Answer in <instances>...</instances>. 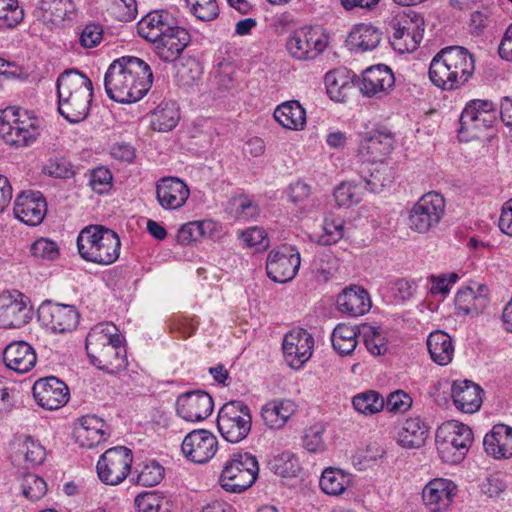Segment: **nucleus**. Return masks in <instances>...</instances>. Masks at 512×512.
I'll list each match as a JSON object with an SVG mask.
<instances>
[{"label":"nucleus","mask_w":512,"mask_h":512,"mask_svg":"<svg viewBox=\"0 0 512 512\" xmlns=\"http://www.w3.org/2000/svg\"><path fill=\"white\" fill-rule=\"evenodd\" d=\"M153 73L144 60L123 56L114 60L104 76L107 96L118 103L131 104L141 100L150 90Z\"/></svg>","instance_id":"obj_1"},{"label":"nucleus","mask_w":512,"mask_h":512,"mask_svg":"<svg viewBox=\"0 0 512 512\" xmlns=\"http://www.w3.org/2000/svg\"><path fill=\"white\" fill-rule=\"evenodd\" d=\"M475 70L472 53L462 46H447L432 58L428 76L443 91H455L468 83Z\"/></svg>","instance_id":"obj_2"},{"label":"nucleus","mask_w":512,"mask_h":512,"mask_svg":"<svg viewBox=\"0 0 512 512\" xmlns=\"http://www.w3.org/2000/svg\"><path fill=\"white\" fill-rule=\"evenodd\" d=\"M118 328L109 322L95 325L86 337L88 358L95 367L109 374H117L127 368V352Z\"/></svg>","instance_id":"obj_3"},{"label":"nucleus","mask_w":512,"mask_h":512,"mask_svg":"<svg viewBox=\"0 0 512 512\" xmlns=\"http://www.w3.org/2000/svg\"><path fill=\"white\" fill-rule=\"evenodd\" d=\"M56 87L59 114L70 123L85 120L93 97L92 81L77 70H67L59 75Z\"/></svg>","instance_id":"obj_4"},{"label":"nucleus","mask_w":512,"mask_h":512,"mask_svg":"<svg viewBox=\"0 0 512 512\" xmlns=\"http://www.w3.org/2000/svg\"><path fill=\"white\" fill-rule=\"evenodd\" d=\"M76 243L80 257L94 264H113L120 255L119 236L113 230L102 225L84 227L79 232Z\"/></svg>","instance_id":"obj_5"},{"label":"nucleus","mask_w":512,"mask_h":512,"mask_svg":"<svg viewBox=\"0 0 512 512\" xmlns=\"http://www.w3.org/2000/svg\"><path fill=\"white\" fill-rule=\"evenodd\" d=\"M258 474L257 458L249 452L237 451L225 461L219 484L225 491L239 494L255 483Z\"/></svg>","instance_id":"obj_6"},{"label":"nucleus","mask_w":512,"mask_h":512,"mask_svg":"<svg viewBox=\"0 0 512 512\" xmlns=\"http://www.w3.org/2000/svg\"><path fill=\"white\" fill-rule=\"evenodd\" d=\"M39 136L38 119L18 107L0 112V137L10 146L26 147Z\"/></svg>","instance_id":"obj_7"},{"label":"nucleus","mask_w":512,"mask_h":512,"mask_svg":"<svg viewBox=\"0 0 512 512\" xmlns=\"http://www.w3.org/2000/svg\"><path fill=\"white\" fill-rule=\"evenodd\" d=\"M435 442L443 462L458 464L464 459L473 443V432L468 425L450 420L438 427Z\"/></svg>","instance_id":"obj_8"},{"label":"nucleus","mask_w":512,"mask_h":512,"mask_svg":"<svg viewBox=\"0 0 512 512\" xmlns=\"http://www.w3.org/2000/svg\"><path fill=\"white\" fill-rule=\"evenodd\" d=\"M498 111L490 100L472 99L466 103L460 115L458 137L468 142L479 138L481 134L492 128L497 122Z\"/></svg>","instance_id":"obj_9"},{"label":"nucleus","mask_w":512,"mask_h":512,"mask_svg":"<svg viewBox=\"0 0 512 512\" xmlns=\"http://www.w3.org/2000/svg\"><path fill=\"white\" fill-rule=\"evenodd\" d=\"M391 29L390 43L399 53L415 51L424 33V19L421 14L408 9L398 12L389 23Z\"/></svg>","instance_id":"obj_10"},{"label":"nucleus","mask_w":512,"mask_h":512,"mask_svg":"<svg viewBox=\"0 0 512 512\" xmlns=\"http://www.w3.org/2000/svg\"><path fill=\"white\" fill-rule=\"evenodd\" d=\"M251 427V409L245 402L232 400L220 408L217 416V428L226 441L241 442L248 436Z\"/></svg>","instance_id":"obj_11"},{"label":"nucleus","mask_w":512,"mask_h":512,"mask_svg":"<svg viewBox=\"0 0 512 512\" xmlns=\"http://www.w3.org/2000/svg\"><path fill=\"white\" fill-rule=\"evenodd\" d=\"M445 208V199L440 193L431 191L424 194L409 211V228L419 234L428 233L439 225Z\"/></svg>","instance_id":"obj_12"},{"label":"nucleus","mask_w":512,"mask_h":512,"mask_svg":"<svg viewBox=\"0 0 512 512\" xmlns=\"http://www.w3.org/2000/svg\"><path fill=\"white\" fill-rule=\"evenodd\" d=\"M132 463L133 453L129 448L125 446L109 448L97 461V476L105 485H119L130 474Z\"/></svg>","instance_id":"obj_13"},{"label":"nucleus","mask_w":512,"mask_h":512,"mask_svg":"<svg viewBox=\"0 0 512 512\" xmlns=\"http://www.w3.org/2000/svg\"><path fill=\"white\" fill-rule=\"evenodd\" d=\"M329 36L321 27L304 26L294 30L286 41L289 54L298 60L316 58L325 51Z\"/></svg>","instance_id":"obj_14"},{"label":"nucleus","mask_w":512,"mask_h":512,"mask_svg":"<svg viewBox=\"0 0 512 512\" xmlns=\"http://www.w3.org/2000/svg\"><path fill=\"white\" fill-rule=\"evenodd\" d=\"M38 320L53 333L64 334L73 331L80 319V314L73 305L43 302L37 311Z\"/></svg>","instance_id":"obj_15"},{"label":"nucleus","mask_w":512,"mask_h":512,"mask_svg":"<svg viewBox=\"0 0 512 512\" xmlns=\"http://www.w3.org/2000/svg\"><path fill=\"white\" fill-rule=\"evenodd\" d=\"M300 264V253L295 247L272 249L266 260L267 276L276 283H287L295 278Z\"/></svg>","instance_id":"obj_16"},{"label":"nucleus","mask_w":512,"mask_h":512,"mask_svg":"<svg viewBox=\"0 0 512 512\" xmlns=\"http://www.w3.org/2000/svg\"><path fill=\"white\" fill-rule=\"evenodd\" d=\"M282 348L287 364L300 369L312 356L314 338L307 330L296 328L284 336Z\"/></svg>","instance_id":"obj_17"},{"label":"nucleus","mask_w":512,"mask_h":512,"mask_svg":"<svg viewBox=\"0 0 512 512\" xmlns=\"http://www.w3.org/2000/svg\"><path fill=\"white\" fill-rule=\"evenodd\" d=\"M31 319L26 297L18 291L0 294V328H20Z\"/></svg>","instance_id":"obj_18"},{"label":"nucleus","mask_w":512,"mask_h":512,"mask_svg":"<svg viewBox=\"0 0 512 512\" xmlns=\"http://www.w3.org/2000/svg\"><path fill=\"white\" fill-rule=\"evenodd\" d=\"M218 441L213 433L205 429L193 430L182 441L181 450L186 459L203 464L214 457Z\"/></svg>","instance_id":"obj_19"},{"label":"nucleus","mask_w":512,"mask_h":512,"mask_svg":"<svg viewBox=\"0 0 512 512\" xmlns=\"http://www.w3.org/2000/svg\"><path fill=\"white\" fill-rule=\"evenodd\" d=\"M214 408L213 398L203 390L185 392L177 397V414L188 422H199L209 417Z\"/></svg>","instance_id":"obj_20"},{"label":"nucleus","mask_w":512,"mask_h":512,"mask_svg":"<svg viewBox=\"0 0 512 512\" xmlns=\"http://www.w3.org/2000/svg\"><path fill=\"white\" fill-rule=\"evenodd\" d=\"M78 8L74 0H39L34 16L48 27H61L74 21Z\"/></svg>","instance_id":"obj_21"},{"label":"nucleus","mask_w":512,"mask_h":512,"mask_svg":"<svg viewBox=\"0 0 512 512\" xmlns=\"http://www.w3.org/2000/svg\"><path fill=\"white\" fill-rule=\"evenodd\" d=\"M32 393L37 404L47 410L63 407L70 397L68 386L54 376L38 379L32 387Z\"/></svg>","instance_id":"obj_22"},{"label":"nucleus","mask_w":512,"mask_h":512,"mask_svg":"<svg viewBox=\"0 0 512 512\" xmlns=\"http://www.w3.org/2000/svg\"><path fill=\"white\" fill-rule=\"evenodd\" d=\"M394 134L385 127L366 132L359 143V154L369 162H382L394 146Z\"/></svg>","instance_id":"obj_23"},{"label":"nucleus","mask_w":512,"mask_h":512,"mask_svg":"<svg viewBox=\"0 0 512 512\" xmlns=\"http://www.w3.org/2000/svg\"><path fill=\"white\" fill-rule=\"evenodd\" d=\"M13 212L22 223L38 226L47 214L46 199L39 191L22 192L15 199Z\"/></svg>","instance_id":"obj_24"},{"label":"nucleus","mask_w":512,"mask_h":512,"mask_svg":"<svg viewBox=\"0 0 512 512\" xmlns=\"http://www.w3.org/2000/svg\"><path fill=\"white\" fill-rule=\"evenodd\" d=\"M394 85V74L384 64L371 66L364 70L359 81V89L367 97L381 98L387 95Z\"/></svg>","instance_id":"obj_25"},{"label":"nucleus","mask_w":512,"mask_h":512,"mask_svg":"<svg viewBox=\"0 0 512 512\" xmlns=\"http://www.w3.org/2000/svg\"><path fill=\"white\" fill-rule=\"evenodd\" d=\"M456 493L457 486L453 481L435 478L425 485L422 498L430 512H447Z\"/></svg>","instance_id":"obj_26"},{"label":"nucleus","mask_w":512,"mask_h":512,"mask_svg":"<svg viewBox=\"0 0 512 512\" xmlns=\"http://www.w3.org/2000/svg\"><path fill=\"white\" fill-rule=\"evenodd\" d=\"M190 196L188 185L180 178L167 176L156 182V199L165 210H177Z\"/></svg>","instance_id":"obj_27"},{"label":"nucleus","mask_w":512,"mask_h":512,"mask_svg":"<svg viewBox=\"0 0 512 512\" xmlns=\"http://www.w3.org/2000/svg\"><path fill=\"white\" fill-rule=\"evenodd\" d=\"M489 289L484 284L460 288L455 295V310L458 316L476 317L489 305Z\"/></svg>","instance_id":"obj_28"},{"label":"nucleus","mask_w":512,"mask_h":512,"mask_svg":"<svg viewBox=\"0 0 512 512\" xmlns=\"http://www.w3.org/2000/svg\"><path fill=\"white\" fill-rule=\"evenodd\" d=\"M190 42L189 32L178 22L153 43L155 54L164 62H173L180 57Z\"/></svg>","instance_id":"obj_29"},{"label":"nucleus","mask_w":512,"mask_h":512,"mask_svg":"<svg viewBox=\"0 0 512 512\" xmlns=\"http://www.w3.org/2000/svg\"><path fill=\"white\" fill-rule=\"evenodd\" d=\"M483 389L471 380L454 381L451 387V397L455 407L467 414L477 412L482 405Z\"/></svg>","instance_id":"obj_30"},{"label":"nucleus","mask_w":512,"mask_h":512,"mask_svg":"<svg viewBox=\"0 0 512 512\" xmlns=\"http://www.w3.org/2000/svg\"><path fill=\"white\" fill-rule=\"evenodd\" d=\"M76 442L84 448H93L109 437L107 424L96 415H86L79 419L75 431Z\"/></svg>","instance_id":"obj_31"},{"label":"nucleus","mask_w":512,"mask_h":512,"mask_svg":"<svg viewBox=\"0 0 512 512\" xmlns=\"http://www.w3.org/2000/svg\"><path fill=\"white\" fill-rule=\"evenodd\" d=\"M430 433L429 424L421 417L405 419L400 425L396 441L405 449H417L425 445Z\"/></svg>","instance_id":"obj_32"},{"label":"nucleus","mask_w":512,"mask_h":512,"mask_svg":"<svg viewBox=\"0 0 512 512\" xmlns=\"http://www.w3.org/2000/svg\"><path fill=\"white\" fill-rule=\"evenodd\" d=\"M3 361L7 368L19 374L29 372L37 361L34 348L25 341H14L3 351Z\"/></svg>","instance_id":"obj_33"},{"label":"nucleus","mask_w":512,"mask_h":512,"mask_svg":"<svg viewBox=\"0 0 512 512\" xmlns=\"http://www.w3.org/2000/svg\"><path fill=\"white\" fill-rule=\"evenodd\" d=\"M177 23V20L166 10H156L146 14L137 23L139 36L152 44L162 37Z\"/></svg>","instance_id":"obj_34"},{"label":"nucleus","mask_w":512,"mask_h":512,"mask_svg":"<svg viewBox=\"0 0 512 512\" xmlns=\"http://www.w3.org/2000/svg\"><path fill=\"white\" fill-rule=\"evenodd\" d=\"M485 452L495 459L512 457V427L496 424L483 440Z\"/></svg>","instance_id":"obj_35"},{"label":"nucleus","mask_w":512,"mask_h":512,"mask_svg":"<svg viewBox=\"0 0 512 512\" xmlns=\"http://www.w3.org/2000/svg\"><path fill=\"white\" fill-rule=\"evenodd\" d=\"M337 306L340 312L351 317L364 315L371 308L368 292L360 286L344 289L337 297Z\"/></svg>","instance_id":"obj_36"},{"label":"nucleus","mask_w":512,"mask_h":512,"mask_svg":"<svg viewBox=\"0 0 512 512\" xmlns=\"http://www.w3.org/2000/svg\"><path fill=\"white\" fill-rule=\"evenodd\" d=\"M297 405L290 399H274L261 408L264 424L270 429L283 428L296 413Z\"/></svg>","instance_id":"obj_37"},{"label":"nucleus","mask_w":512,"mask_h":512,"mask_svg":"<svg viewBox=\"0 0 512 512\" xmlns=\"http://www.w3.org/2000/svg\"><path fill=\"white\" fill-rule=\"evenodd\" d=\"M273 116L286 129L299 131L306 126V111L297 100L281 103L276 107Z\"/></svg>","instance_id":"obj_38"},{"label":"nucleus","mask_w":512,"mask_h":512,"mask_svg":"<svg viewBox=\"0 0 512 512\" xmlns=\"http://www.w3.org/2000/svg\"><path fill=\"white\" fill-rule=\"evenodd\" d=\"M427 348L432 361L440 366L449 364L453 359V340L448 333L442 330H436L429 334Z\"/></svg>","instance_id":"obj_39"},{"label":"nucleus","mask_w":512,"mask_h":512,"mask_svg":"<svg viewBox=\"0 0 512 512\" xmlns=\"http://www.w3.org/2000/svg\"><path fill=\"white\" fill-rule=\"evenodd\" d=\"M361 331L357 326L344 323L338 324L332 334L331 342L334 350L341 356L351 355L358 345V335Z\"/></svg>","instance_id":"obj_40"},{"label":"nucleus","mask_w":512,"mask_h":512,"mask_svg":"<svg viewBox=\"0 0 512 512\" xmlns=\"http://www.w3.org/2000/svg\"><path fill=\"white\" fill-rule=\"evenodd\" d=\"M180 119L179 110L174 102H161L151 113L150 124L153 130L168 132L175 128Z\"/></svg>","instance_id":"obj_41"},{"label":"nucleus","mask_w":512,"mask_h":512,"mask_svg":"<svg viewBox=\"0 0 512 512\" xmlns=\"http://www.w3.org/2000/svg\"><path fill=\"white\" fill-rule=\"evenodd\" d=\"M381 31L367 24H358L349 33L348 42L353 47L365 52L375 49L381 41Z\"/></svg>","instance_id":"obj_42"},{"label":"nucleus","mask_w":512,"mask_h":512,"mask_svg":"<svg viewBox=\"0 0 512 512\" xmlns=\"http://www.w3.org/2000/svg\"><path fill=\"white\" fill-rule=\"evenodd\" d=\"M350 484V474L334 467L324 469L319 480L321 490L331 496L341 495Z\"/></svg>","instance_id":"obj_43"},{"label":"nucleus","mask_w":512,"mask_h":512,"mask_svg":"<svg viewBox=\"0 0 512 512\" xmlns=\"http://www.w3.org/2000/svg\"><path fill=\"white\" fill-rule=\"evenodd\" d=\"M24 17V8L18 0H0V31L15 29Z\"/></svg>","instance_id":"obj_44"},{"label":"nucleus","mask_w":512,"mask_h":512,"mask_svg":"<svg viewBox=\"0 0 512 512\" xmlns=\"http://www.w3.org/2000/svg\"><path fill=\"white\" fill-rule=\"evenodd\" d=\"M227 212L235 220L248 221L259 215V207L249 197L240 195L229 201Z\"/></svg>","instance_id":"obj_45"},{"label":"nucleus","mask_w":512,"mask_h":512,"mask_svg":"<svg viewBox=\"0 0 512 512\" xmlns=\"http://www.w3.org/2000/svg\"><path fill=\"white\" fill-rule=\"evenodd\" d=\"M352 404L355 410L359 413L364 415H373L384 408L385 400L377 391L369 390L354 396Z\"/></svg>","instance_id":"obj_46"},{"label":"nucleus","mask_w":512,"mask_h":512,"mask_svg":"<svg viewBox=\"0 0 512 512\" xmlns=\"http://www.w3.org/2000/svg\"><path fill=\"white\" fill-rule=\"evenodd\" d=\"M164 475V467L156 460H150L140 465L134 481L137 485L152 487L158 485Z\"/></svg>","instance_id":"obj_47"},{"label":"nucleus","mask_w":512,"mask_h":512,"mask_svg":"<svg viewBox=\"0 0 512 512\" xmlns=\"http://www.w3.org/2000/svg\"><path fill=\"white\" fill-rule=\"evenodd\" d=\"M363 184L342 182L334 190V198L337 206L350 207L358 204L362 200Z\"/></svg>","instance_id":"obj_48"},{"label":"nucleus","mask_w":512,"mask_h":512,"mask_svg":"<svg viewBox=\"0 0 512 512\" xmlns=\"http://www.w3.org/2000/svg\"><path fill=\"white\" fill-rule=\"evenodd\" d=\"M361 334L367 350L374 356H380L387 352V338L380 327L363 325Z\"/></svg>","instance_id":"obj_49"},{"label":"nucleus","mask_w":512,"mask_h":512,"mask_svg":"<svg viewBox=\"0 0 512 512\" xmlns=\"http://www.w3.org/2000/svg\"><path fill=\"white\" fill-rule=\"evenodd\" d=\"M138 512H169V501L161 493L149 491L139 494L135 498Z\"/></svg>","instance_id":"obj_50"},{"label":"nucleus","mask_w":512,"mask_h":512,"mask_svg":"<svg viewBox=\"0 0 512 512\" xmlns=\"http://www.w3.org/2000/svg\"><path fill=\"white\" fill-rule=\"evenodd\" d=\"M338 271V259L332 253H322L315 257L312 272L318 282H327Z\"/></svg>","instance_id":"obj_51"},{"label":"nucleus","mask_w":512,"mask_h":512,"mask_svg":"<svg viewBox=\"0 0 512 512\" xmlns=\"http://www.w3.org/2000/svg\"><path fill=\"white\" fill-rule=\"evenodd\" d=\"M47 490V483L42 477L33 473H27L23 476L21 491L26 499L32 502L38 501L46 495Z\"/></svg>","instance_id":"obj_52"},{"label":"nucleus","mask_w":512,"mask_h":512,"mask_svg":"<svg viewBox=\"0 0 512 512\" xmlns=\"http://www.w3.org/2000/svg\"><path fill=\"white\" fill-rule=\"evenodd\" d=\"M325 84L329 97L336 102H345L353 85L343 76L337 77L335 73L325 75Z\"/></svg>","instance_id":"obj_53"},{"label":"nucleus","mask_w":512,"mask_h":512,"mask_svg":"<svg viewBox=\"0 0 512 512\" xmlns=\"http://www.w3.org/2000/svg\"><path fill=\"white\" fill-rule=\"evenodd\" d=\"M344 236V221L341 218L326 217L323 221L322 232L318 237L321 245H332Z\"/></svg>","instance_id":"obj_54"},{"label":"nucleus","mask_w":512,"mask_h":512,"mask_svg":"<svg viewBox=\"0 0 512 512\" xmlns=\"http://www.w3.org/2000/svg\"><path fill=\"white\" fill-rule=\"evenodd\" d=\"M42 172L53 178L67 179L74 175L71 162L64 156H53L47 159Z\"/></svg>","instance_id":"obj_55"},{"label":"nucleus","mask_w":512,"mask_h":512,"mask_svg":"<svg viewBox=\"0 0 512 512\" xmlns=\"http://www.w3.org/2000/svg\"><path fill=\"white\" fill-rule=\"evenodd\" d=\"M168 325L170 333L175 337L187 339L196 333L199 320L196 316L177 315L170 319Z\"/></svg>","instance_id":"obj_56"},{"label":"nucleus","mask_w":512,"mask_h":512,"mask_svg":"<svg viewBox=\"0 0 512 512\" xmlns=\"http://www.w3.org/2000/svg\"><path fill=\"white\" fill-rule=\"evenodd\" d=\"M495 7L482 6L470 15V29L473 34L480 35L493 22H496Z\"/></svg>","instance_id":"obj_57"},{"label":"nucleus","mask_w":512,"mask_h":512,"mask_svg":"<svg viewBox=\"0 0 512 512\" xmlns=\"http://www.w3.org/2000/svg\"><path fill=\"white\" fill-rule=\"evenodd\" d=\"M19 452L24 456L27 463L32 466L40 465L46 457L45 447L31 436H27L20 445Z\"/></svg>","instance_id":"obj_58"},{"label":"nucleus","mask_w":512,"mask_h":512,"mask_svg":"<svg viewBox=\"0 0 512 512\" xmlns=\"http://www.w3.org/2000/svg\"><path fill=\"white\" fill-rule=\"evenodd\" d=\"M191 13L201 21H211L218 17L219 7L216 0H185Z\"/></svg>","instance_id":"obj_59"},{"label":"nucleus","mask_w":512,"mask_h":512,"mask_svg":"<svg viewBox=\"0 0 512 512\" xmlns=\"http://www.w3.org/2000/svg\"><path fill=\"white\" fill-rule=\"evenodd\" d=\"M236 67L232 62L224 61L219 63L215 73V84L220 91H231L235 88Z\"/></svg>","instance_id":"obj_60"},{"label":"nucleus","mask_w":512,"mask_h":512,"mask_svg":"<svg viewBox=\"0 0 512 512\" xmlns=\"http://www.w3.org/2000/svg\"><path fill=\"white\" fill-rule=\"evenodd\" d=\"M270 465L274 473L282 477L295 476L298 471L297 459L288 452L275 457Z\"/></svg>","instance_id":"obj_61"},{"label":"nucleus","mask_w":512,"mask_h":512,"mask_svg":"<svg viewBox=\"0 0 512 512\" xmlns=\"http://www.w3.org/2000/svg\"><path fill=\"white\" fill-rule=\"evenodd\" d=\"M459 280V275L455 272L443 273L440 275H431L429 281L431 287L429 292L432 295H443L449 294L451 287Z\"/></svg>","instance_id":"obj_62"},{"label":"nucleus","mask_w":512,"mask_h":512,"mask_svg":"<svg viewBox=\"0 0 512 512\" xmlns=\"http://www.w3.org/2000/svg\"><path fill=\"white\" fill-rule=\"evenodd\" d=\"M325 428L322 424H314L306 429L303 437V445L310 452H320L324 450L325 444L323 434Z\"/></svg>","instance_id":"obj_63"},{"label":"nucleus","mask_w":512,"mask_h":512,"mask_svg":"<svg viewBox=\"0 0 512 512\" xmlns=\"http://www.w3.org/2000/svg\"><path fill=\"white\" fill-rule=\"evenodd\" d=\"M31 254L38 259L54 260L59 255L58 246L47 238H39L31 244Z\"/></svg>","instance_id":"obj_64"}]
</instances>
